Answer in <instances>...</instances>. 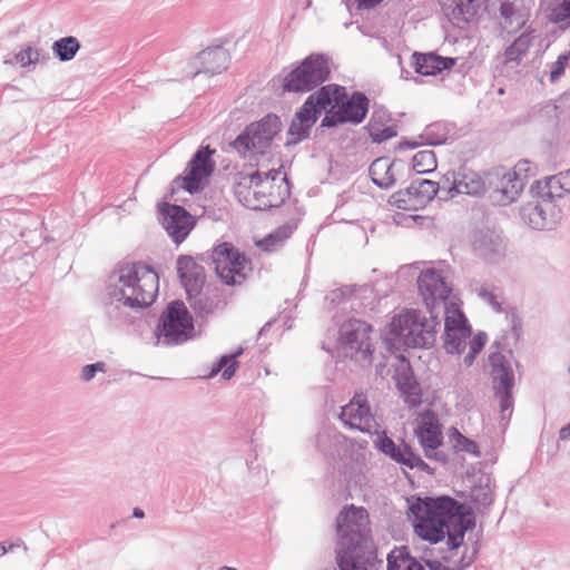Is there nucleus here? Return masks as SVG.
<instances>
[{
    "label": "nucleus",
    "mask_w": 570,
    "mask_h": 570,
    "mask_svg": "<svg viewBox=\"0 0 570 570\" xmlns=\"http://www.w3.org/2000/svg\"><path fill=\"white\" fill-rule=\"evenodd\" d=\"M370 99L362 91L347 95L345 87L331 83L311 94L295 112L287 135L286 146L295 145L309 136V131L325 110L321 127L334 128L342 124L360 125L366 118Z\"/></svg>",
    "instance_id": "nucleus-1"
},
{
    "label": "nucleus",
    "mask_w": 570,
    "mask_h": 570,
    "mask_svg": "<svg viewBox=\"0 0 570 570\" xmlns=\"http://www.w3.org/2000/svg\"><path fill=\"white\" fill-rule=\"evenodd\" d=\"M409 511L422 540L435 544L446 537L449 550L459 549L465 533L475 527L471 508L449 495L416 498Z\"/></svg>",
    "instance_id": "nucleus-2"
},
{
    "label": "nucleus",
    "mask_w": 570,
    "mask_h": 570,
    "mask_svg": "<svg viewBox=\"0 0 570 570\" xmlns=\"http://www.w3.org/2000/svg\"><path fill=\"white\" fill-rule=\"evenodd\" d=\"M159 291V276L141 262L120 264L109 277L108 301L105 314L115 327H124L134 322L128 309H144L156 299Z\"/></svg>",
    "instance_id": "nucleus-3"
},
{
    "label": "nucleus",
    "mask_w": 570,
    "mask_h": 570,
    "mask_svg": "<svg viewBox=\"0 0 570 570\" xmlns=\"http://www.w3.org/2000/svg\"><path fill=\"white\" fill-rule=\"evenodd\" d=\"M530 193L535 200L521 208V217L531 228H554L562 218V200L570 193V169L535 180Z\"/></svg>",
    "instance_id": "nucleus-4"
},
{
    "label": "nucleus",
    "mask_w": 570,
    "mask_h": 570,
    "mask_svg": "<svg viewBox=\"0 0 570 570\" xmlns=\"http://www.w3.org/2000/svg\"><path fill=\"white\" fill-rule=\"evenodd\" d=\"M390 334L410 348H429L436 341L441 327L440 314L429 313V317L417 309H409L395 315L389 324Z\"/></svg>",
    "instance_id": "nucleus-5"
},
{
    "label": "nucleus",
    "mask_w": 570,
    "mask_h": 570,
    "mask_svg": "<svg viewBox=\"0 0 570 570\" xmlns=\"http://www.w3.org/2000/svg\"><path fill=\"white\" fill-rule=\"evenodd\" d=\"M489 355L490 377L495 399L499 401L501 420L509 421L514 405L513 387L515 384L514 371L512 368V351L504 354L501 342L495 341L491 345Z\"/></svg>",
    "instance_id": "nucleus-6"
},
{
    "label": "nucleus",
    "mask_w": 570,
    "mask_h": 570,
    "mask_svg": "<svg viewBox=\"0 0 570 570\" xmlns=\"http://www.w3.org/2000/svg\"><path fill=\"white\" fill-rule=\"evenodd\" d=\"M282 120L275 114H267L261 120L254 121L229 144L242 158L249 154L265 155L274 138L282 130Z\"/></svg>",
    "instance_id": "nucleus-7"
},
{
    "label": "nucleus",
    "mask_w": 570,
    "mask_h": 570,
    "mask_svg": "<svg viewBox=\"0 0 570 570\" xmlns=\"http://www.w3.org/2000/svg\"><path fill=\"white\" fill-rule=\"evenodd\" d=\"M337 543L335 549L373 547L368 512L351 504L336 517Z\"/></svg>",
    "instance_id": "nucleus-8"
},
{
    "label": "nucleus",
    "mask_w": 570,
    "mask_h": 570,
    "mask_svg": "<svg viewBox=\"0 0 570 570\" xmlns=\"http://www.w3.org/2000/svg\"><path fill=\"white\" fill-rule=\"evenodd\" d=\"M194 321L184 302H170L159 318L155 331L157 344L179 345L193 337Z\"/></svg>",
    "instance_id": "nucleus-9"
},
{
    "label": "nucleus",
    "mask_w": 570,
    "mask_h": 570,
    "mask_svg": "<svg viewBox=\"0 0 570 570\" xmlns=\"http://www.w3.org/2000/svg\"><path fill=\"white\" fill-rule=\"evenodd\" d=\"M330 75L326 57L312 53L284 77L282 87L286 92H308L325 82Z\"/></svg>",
    "instance_id": "nucleus-10"
},
{
    "label": "nucleus",
    "mask_w": 570,
    "mask_h": 570,
    "mask_svg": "<svg viewBox=\"0 0 570 570\" xmlns=\"http://www.w3.org/2000/svg\"><path fill=\"white\" fill-rule=\"evenodd\" d=\"M371 332L370 324L356 318L344 322L338 331V341L344 355L362 367L370 366L373 361Z\"/></svg>",
    "instance_id": "nucleus-11"
},
{
    "label": "nucleus",
    "mask_w": 570,
    "mask_h": 570,
    "mask_svg": "<svg viewBox=\"0 0 570 570\" xmlns=\"http://www.w3.org/2000/svg\"><path fill=\"white\" fill-rule=\"evenodd\" d=\"M208 259H210L217 276L224 284L235 286L245 281L246 276L243 271L247 264V258L232 243L224 242L214 247Z\"/></svg>",
    "instance_id": "nucleus-12"
},
{
    "label": "nucleus",
    "mask_w": 570,
    "mask_h": 570,
    "mask_svg": "<svg viewBox=\"0 0 570 570\" xmlns=\"http://www.w3.org/2000/svg\"><path fill=\"white\" fill-rule=\"evenodd\" d=\"M417 288L428 313L440 314L451 308L446 304L451 287L441 271L434 268L422 271L417 277Z\"/></svg>",
    "instance_id": "nucleus-13"
},
{
    "label": "nucleus",
    "mask_w": 570,
    "mask_h": 570,
    "mask_svg": "<svg viewBox=\"0 0 570 570\" xmlns=\"http://www.w3.org/2000/svg\"><path fill=\"white\" fill-rule=\"evenodd\" d=\"M374 448L394 462L406 466L410 470L416 469L429 475L434 474V469L416 454L413 449L403 440L395 443L385 431L377 433L373 441Z\"/></svg>",
    "instance_id": "nucleus-14"
},
{
    "label": "nucleus",
    "mask_w": 570,
    "mask_h": 570,
    "mask_svg": "<svg viewBox=\"0 0 570 570\" xmlns=\"http://www.w3.org/2000/svg\"><path fill=\"white\" fill-rule=\"evenodd\" d=\"M214 154L215 149L208 145L202 146L194 154L185 170V175L177 178L183 181L181 188L191 195L204 189L206 180L215 169V161L212 158Z\"/></svg>",
    "instance_id": "nucleus-15"
},
{
    "label": "nucleus",
    "mask_w": 570,
    "mask_h": 570,
    "mask_svg": "<svg viewBox=\"0 0 570 570\" xmlns=\"http://www.w3.org/2000/svg\"><path fill=\"white\" fill-rule=\"evenodd\" d=\"M263 187L262 173L238 174V181L234 187V194L238 202L252 210H266L274 208L275 203L261 189Z\"/></svg>",
    "instance_id": "nucleus-16"
},
{
    "label": "nucleus",
    "mask_w": 570,
    "mask_h": 570,
    "mask_svg": "<svg viewBox=\"0 0 570 570\" xmlns=\"http://www.w3.org/2000/svg\"><path fill=\"white\" fill-rule=\"evenodd\" d=\"M490 198L493 204L505 206L514 202L524 188L522 177H515L510 170L499 167L487 173Z\"/></svg>",
    "instance_id": "nucleus-17"
},
{
    "label": "nucleus",
    "mask_w": 570,
    "mask_h": 570,
    "mask_svg": "<svg viewBox=\"0 0 570 570\" xmlns=\"http://www.w3.org/2000/svg\"><path fill=\"white\" fill-rule=\"evenodd\" d=\"M444 313L443 347L449 354H461L471 336V326L463 312L453 304Z\"/></svg>",
    "instance_id": "nucleus-18"
},
{
    "label": "nucleus",
    "mask_w": 570,
    "mask_h": 570,
    "mask_svg": "<svg viewBox=\"0 0 570 570\" xmlns=\"http://www.w3.org/2000/svg\"><path fill=\"white\" fill-rule=\"evenodd\" d=\"M338 417L345 426L363 433H371L375 426L367 396L363 392L355 393L350 402L341 407Z\"/></svg>",
    "instance_id": "nucleus-19"
},
{
    "label": "nucleus",
    "mask_w": 570,
    "mask_h": 570,
    "mask_svg": "<svg viewBox=\"0 0 570 570\" xmlns=\"http://www.w3.org/2000/svg\"><path fill=\"white\" fill-rule=\"evenodd\" d=\"M473 254L488 263H497L505 255V244L500 232L483 227L471 233Z\"/></svg>",
    "instance_id": "nucleus-20"
},
{
    "label": "nucleus",
    "mask_w": 570,
    "mask_h": 570,
    "mask_svg": "<svg viewBox=\"0 0 570 570\" xmlns=\"http://www.w3.org/2000/svg\"><path fill=\"white\" fill-rule=\"evenodd\" d=\"M160 222L169 237L176 243H183L195 226V219L189 212L180 205L164 203L159 207Z\"/></svg>",
    "instance_id": "nucleus-21"
},
{
    "label": "nucleus",
    "mask_w": 570,
    "mask_h": 570,
    "mask_svg": "<svg viewBox=\"0 0 570 570\" xmlns=\"http://www.w3.org/2000/svg\"><path fill=\"white\" fill-rule=\"evenodd\" d=\"M530 16L525 0H502L494 19L501 32L512 35L528 28Z\"/></svg>",
    "instance_id": "nucleus-22"
},
{
    "label": "nucleus",
    "mask_w": 570,
    "mask_h": 570,
    "mask_svg": "<svg viewBox=\"0 0 570 570\" xmlns=\"http://www.w3.org/2000/svg\"><path fill=\"white\" fill-rule=\"evenodd\" d=\"M336 563L340 570H379L381 560L377 559L374 547L335 549Z\"/></svg>",
    "instance_id": "nucleus-23"
},
{
    "label": "nucleus",
    "mask_w": 570,
    "mask_h": 570,
    "mask_svg": "<svg viewBox=\"0 0 570 570\" xmlns=\"http://www.w3.org/2000/svg\"><path fill=\"white\" fill-rule=\"evenodd\" d=\"M177 274L187 298H193V295L203 289L206 282L205 269L191 256L180 255L177 258Z\"/></svg>",
    "instance_id": "nucleus-24"
},
{
    "label": "nucleus",
    "mask_w": 570,
    "mask_h": 570,
    "mask_svg": "<svg viewBox=\"0 0 570 570\" xmlns=\"http://www.w3.org/2000/svg\"><path fill=\"white\" fill-rule=\"evenodd\" d=\"M444 17L454 27L465 29L478 14L480 0H440Z\"/></svg>",
    "instance_id": "nucleus-25"
},
{
    "label": "nucleus",
    "mask_w": 570,
    "mask_h": 570,
    "mask_svg": "<svg viewBox=\"0 0 570 570\" xmlns=\"http://www.w3.org/2000/svg\"><path fill=\"white\" fill-rule=\"evenodd\" d=\"M197 59L202 67L193 73V78L199 73L214 76L227 69L230 61L229 52L222 46L209 47L203 50Z\"/></svg>",
    "instance_id": "nucleus-26"
},
{
    "label": "nucleus",
    "mask_w": 570,
    "mask_h": 570,
    "mask_svg": "<svg viewBox=\"0 0 570 570\" xmlns=\"http://www.w3.org/2000/svg\"><path fill=\"white\" fill-rule=\"evenodd\" d=\"M487 184V177L483 178L475 171L462 169L459 171V177L452 179L450 195L451 197L459 194L480 196L485 191Z\"/></svg>",
    "instance_id": "nucleus-27"
},
{
    "label": "nucleus",
    "mask_w": 570,
    "mask_h": 570,
    "mask_svg": "<svg viewBox=\"0 0 570 570\" xmlns=\"http://www.w3.org/2000/svg\"><path fill=\"white\" fill-rule=\"evenodd\" d=\"M412 58L415 71L423 76H435L444 70H449L455 65L456 61L455 58L441 57L433 52H414Z\"/></svg>",
    "instance_id": "nucleus-28"
},
{
    "label": "nucleus",
    "mask_w": 570,
    "mask_h": 570,
    "mask_svg": "<svg viewBox=\"0 0 570 570\" xmlns=\"http://www.w3.org/2000/svg\"><path fill=\"white\" fill-rule=\"evenodd\" d=\"M190 308L197 317L206 318L216 312L223 311L226 306V301L222 294L215 291H207L205 293L193 295V298H188Z\"/></svg>",
    "instance_id": "nucleus-29"
},
{
    "label": "nucleus",
    "mask_w": 570,
    "mask_h": 570,
    "mask_svg": "<svg viewBox=\"0 0 570 570\" xmlns=\"http://www.w3.org/2000/svg\"><path fill=\"white\" fill-rule=\"evenodd\" d=\"M416 436L423 449L434 451L442 444V430L438 417L429 413V416L416 429Z\"/></svg>",
    "instance_id": "nucleus-30"
},
{
    "label": "nucleus",
    "mask_w": 570,
    "mask_h": 570,
    "mask_svg": "<svg viewBox=\"0 0 570 570\" xmlns=\"http://www.w3.org/2000/svg\"><path fill=\"white\" fill-rule=\"evenodd\" d=\"M397 165H403V163L397 160L391 161L387 157L376 158L368 168L373 184L381 189L393 187L396 181L394 168Z\"/></svg>",
    "instance_id": "nucleus-31"
},
{
    "label": "nucleus",
    "mask_w": 570,
    "mask_h": 570,
    "mask_svg": "<svg viewBox=\"0 0 570 570\" xmlns=\"http://www.w3.org/2000/svg\"><path fill=\"white\" fill-rule=\"evenodd\" d=\"M387 570H425L424 567L410 556L407 548L402 547L387 556Z\"/></svg>",
    "instance_id": "nucleus-32"
},
{
    "label": "nucleus",
    "mask_w": 570,
    "mask_h": 570,
    "mask_svg": "<svg viewBox=\"0 0 570 570\" xmlns=\"http://www.w3.org/2000/svg\"><path fill=\"white\" fill-rule=\"evenodd\" d=\"M294 227L285 224L269 233L264 238L256 242V246L263 252H275L283 246L284 242L291 237Z\"/></svg>",
    "instance_id": "nucleus-33"
},
{
    "label": "nucleus",
    "mask_w": 570,
    "mask_h": 570,
    "mask_svg": "<svg viewBox=\"0 0 570 570\" xmlns=\"http://www.w3.org/2000/svg\"><path fill=\"white\" fill-rule=\"evenodd\" d=\"M243 352L244 348L239 346L234 353L222 355L219 360L214 363L209 376H215L222 372V377L224 380L232 379L238 367L237 357L240 356Z\"/></svg>",
    "instance_id": "nucleus-34"
},
{
    "label": "nucleus",
    "mask_w": 570,
    "mask_h": 570,
    "mask_svg": "<svg viewBox=\"0 0 570 570\" xmlns=\"http://www.w3.org/2000/svg\"><path fill=\"white\" fill-rule=\"evenodd\" d=\"M80 42L73 36L62 37L52 43V52L62 62L72 60L80 50Z\"/></svg>",
    "instance_id": "nucleus-35"
},
{
    "label": "nucleus",
    "mask_w": 570,
    "mask_h": 570,
    "mask_svg": "<svg viewBox=\"0 0 570 570\" xmlns=\"http://www.w3.org/2000/svg\"><path fill=\"white\" fill-rule=\"evenodd\" d=\"M490 476L482 475L479 483L471 488L469 498L476 507L488 508L493 502V490L490 485Z\"/></svg>",
    "instance_id": "nucleus-36"
},
{
    "label": "nucleus",
    "mask_w": 570,
    "mask_h": 570,
    "mask_svg": "<svg viewBox=\"0 0 570 570\" xmlns=\"http://www.w3.org/2000/svg\"><path fill=\"white\" fill-rule=\"evenodd\" d=\"M450 129L446 124L433 122L425 127L420 138L429 146H439L446 142Z\"/></svg>",
    "instance_id": "nucleus-37"
},
{
    "label": "nucleus",
    "mask_w": 570,
    "mask_h": 570,
    "mask_svg": "<svg viewBox=\"0 0 570 570\" xmlns=\"http://www.w3.org/2000/svg\"><path fill=\"white\" fill-rule=\"evenodd\" d=\"M523 56L515 51L511 46H508L502 56L499 57L501 62V75L510 76L512 73H519V67L523 60Z\"/></svg>",
    "instance_id": "nucleus-38"
},
{
    "label": "nucleus",
    "mask_w": 570,
    "mask_h": 570,
    "mask_svg": "<svg viewBox=\"0 0 570 570\" xmlns=\"http://www.w3.org/2000/svg\"><path fill=\"white\" fill-rule=\"evenodd\" d=\"M436 166V157L432 150H421L412 158V169L416 174L431 173Z\"/></svg>",
    "instance_id": "nucleus-39"
},
{
    "label": "nucleus",
    "mask_w": 570,
    "mask_h": 570,
    "mask_svg": "<svg viewBox=\"0 0 570 570\" xmlns=\"http://www.w3.org/2000/svg\"><path fill=\"white\" fill-rule=\"evenodd\" d=\"M549 118H554L556 129H554V140L558 145L569 144L570 142V114L564 112L561 114L560 110L557 111V116H548Z\"/></svg>",
    "instance_id": "nucleus-40"
},
{
    "label": "nucleus",
    "mask_w": 570,
    "mask_h": 570,
    "mask_svg": "<svg viewBox=\"0 0 570 570\" xmlns=\"http://www.w3.org/2000/svg\"><path fill=\"white\" fill-rule=\"evenodd\" d=\"M450 436L456 451L465 452L476 458L481 456L478 443L463 435L458 429L452 428Z\"/></svg>",
    "instance_id": "nucleus-41"
},
{
    "label": "nucleus",
    "mask_w": 570,
    "mask_h": 570,
    "mask_svg": "<svg viewBox=\"0 0 570 570\" xmlns=\"http://www.w3.org/2000/svg\"><path fill=\"white\" fill-rule=\"evenodd\" d=\"M416 189L419 191V203L424 205L432 200L440 189L439 183L424 178L414 179Z\"/></svg>",
    "instance_id": "nucleus-42"
},
{
    "label": "nucleus",
    "mask_w": 570,
    "mask_h": 570,
    "mask_svg": "<svg viewBox=\"0 0 570 570\" xmlns=\"http://www.w3.org/2000/svg\"><path fill=\"white\" fill-rule=\"evenodd\" d=\"M535 39V30L529 26L509 46L525 57L530 48L534 45Z\"/></svg>",
    "instance_id": "nucleus-43"
},
{
    "label": "nucleus",
    "mask_w": 570,
    "mask_h": 570,
    "mask_svg": "<svg viewBox=\"0 0 570 570\" xmlns=\"http://www.w3.org/2000/svg\"><path fill=\"white\" fill-rule=\"evenodd\" d=\"M340 438L338 433L330 432V431H321L317 433L315 439L316 448L320 452H322L325 456H330L334 454V448L337 443V439Z\"/></svg>",
    "instance_id": "nucleus-44"
},
{
    "label": "nucleus",
    "mask_w": 570,
    "mask_h": 570,
    "mask_svg": "<svg viewBox=\"0 0 570 570\" xmlns=\"http://www.w3.org/2000/svg\"><path fill=\"white\" fill-rule=\"evenodd\" d=\"M396 386L406 399L417 396L419 385L411 373H402L396 377Z\"/></svg>",
    "instance_id": "nucleus-45"
},
{
    "label": "nucleus",
    "mask_w": 570,
    "mask_h": 570,
    "mask_svg": "<svg viewBox=\"0 0 570 570\" xmlns=\"http://www.w3.org/2000/svg\"><path fill=\"white\" fill-rule=\"evenodd\" d=\"M488 336L484 332H479L469 342V352L463 358V363L466 366H471L478 356V354L483 350L487 343Z\"/></svg>",
    "instance_id": "nucleus-46"
},
{
    "label": "nucleus",
    "mask_w": 570,
    "mask_h": 570,
    "mask_svg": "<svg viewBox=\"0 0 570 570\" xmlns=\"http://www.w3.org/2000/svg\"><path fill=\"white\" fill-rule=\"evenodd\" d=\"M391 120L390 111L382 105H374L370 120L365 127L366 130H372L374 127H383Z\"/></svg>",
    "instance_id": "nucleus-47"
},
{
    "label": "nucleus",
    "mask_w": 570,
    "mask_h": 570,
    "mask_svg": "<svg viewBox=\"0 0 570 570\" xmlns=\"http://www.w3.org/2000/svg\"><path fill=\"white\" fill-rule=\"evenodd\" d=\"M570 114V89L558 100V104H547L541 108L542 116H557V111Z\"/></svg>",
    "instance_id": "nucleus-48"
},
{
    "label": "nucleus",
    "mask_w": 570,
    "mask_h": 570,
    "mask_svg": "<svg viewBox=\"0 0 570 570\" xmlns=\"http://www.w3.org/2000/svg\"><path fill=\"white\" fill-rule=\"evenodd\" d=\"M551 19L557 23L564 22L570 27V0H558L551 8Z\"/></svg>",
    "instance_id": "nucleus-49"
},
{
    "label": "nucleus",
    "mask_w": 570,
    "mask_h": 570,
    "mask_svg": "<svg viewBox=\"0 0 570 570\" xmlns=\"http://www.w3.org/2000/svg\"><path fill=\"white\" fill-rule=\"evenodd\" d=\"M570 60V50L560 55L558 59L551 63L549 71V80L550 82H557L566 71V68Z\"/></svg>",
    "instance_id": "nucleus-50"
},
{
    "label": "nucleus",
    "mask_w": 570,
    "mask_h": 570,
    "mask_svg": "<svg viewBox=\"0 0 570 570\" xmlns=\"http://www.w3.org/2000/svg\"><path fill=\"white\" fill-rule=\"evenodd\" d=\"M40 53L39 49L27 46L24 49L17 52L13 59L17 63L21 65V67H28L36 65L40 60Z\"/></svg>",
    "instance_id": "nucleus-51"
},
{
    "label": "nucleus",
    "mask_w": 570,
    "mask_h": 570,
    "mask_svg": "<svg viewBox=\"0 0 570 570\" xmlns=\"http://www.w3.org/2000/svg\"><path fill=\"white\" fill-rule=\"evenodd\" d=\"M472 291L495 312L502 311L501 303L498 301L497 295L493 294L487 286L475 284Z\"/></svg>",
    "instance_id": "nucleus-52"
},
{
    "label": "nucleus",
    "mask_w": 570,
    "mask_h": 570,
    "mask_svg": "<svg viewBox=\"0 0 570 570\" xmlns=\"http://www.w3.org/2000/svg\"><path fill=\"white\" fill-rule=\"evenodd\" d=\"M368 136L375 144H382L386 141L387 139H391L395 136H397V130L394 126H387V127H374L372 130H367Z\"/></svg>",
    "instance_id": "nucleus-53"
},
{
    "label": "nucleus",
    "mask_w": 570,
    "mask_h": 570,
    "mask_svg": "<svg viewBox=\"0 0 570 570\" xmlns=\"http://www.w3.org/2000/svg\"><path fill=\"white\" fill-rule=\"evenodd\" d=\"M282 181H283L284 186H282V185L278 186L277 196L274 195V193H272V191L266 194V196L272 200V203H275L274 207H279L285 202V199L288 198L291 195L288 178L286 176H284Z\"/></svg>",
    "instance_id": "nucleus-54"
},
{
    "label": "nucleus",
    "mask_w": 570,
    "mask_h": 570,
    "mask_svg": "<svg viewBox=\"0 0 570 570\" xmlns=\"http://www.w3.org/2000/svg\"><path fill=\"white\" fill-rule=\"evenodd\" d=\"M105 373L106 372V363L99 361L96 363L87 364L82 367L80 377L85 382L91 381L95 375L98 373Z\"/></svg>",
    "instance_id": "nucleus-55"
},
{
    "label": "nucleus",
    "mask_w": 570,
    "mask_h": 570,
    "mask_svg": "<svg viewBox=\"0 0 570 570\" xmlns=\"http://www.w3.org/2000/svg\"><path fill=\"white\" fill-rule=\"evenodd\" d=\"M510 174H515V177H522L525 184V179L534 174V167L530 160L522 159L515 164L514 168L510 170Z\"/></svg>",
    "instance_id": "nucleus-56"
},
{
    "label": "nucleus",
    "mask_w": 570,
    "mask_h": 570,
    "mask_svg": "<svg viewBox=\"0 0 570 570\" xmlns=\"http://www.w3.org/2000/svg\"><path fill=\"white\" fill-rule=\"evenodd\" d=\"M401 196H406L410 204H415V209L419 206H421L419 203V191L416 189L414 179L411 181V184L405 189H401V190L394 193V198L396 199V202H400Z\"/></svg>",
    "instance_id": "nucleus-57"
},
{
    "label": "nucleus",
    "mask_w": 570,
    "mask_h": 570,
    "mask_svg": "<svg viewBox=\"0 0 570 570\" xmlns=\"http://www.w3.org/2000/svg\"><path fill=\"white\" fill-rule=\"evenodd\" d=\"M389 203L392 205V206H395L400 209H405V210H412V209H415V204H410L409 199L406 196H401L400 197V202H396V199L394 198V194L391 195L390 199H389Z\"/></svg>",
    "instance_id": "nucleus-58"
},
{
    "label": "nucleus",
    "mask_w": 570,
    "mask_h": 570,
    "mask_svg": "<svg viewBox=\"0 0 570 570\" xmlns=\"http://www.w3.org/2000/svg\"><path fill=\"white\" fill-rule=\"evenodd\" d=\"M454 177H459V171L458 173H446L443 176L442 180L439 183L440 189L448 190V193L450 194V186L452 185V179Z\"/></svg>",
    "instance_id": "nucleus-59"
},
{
    "label": "nucleus",
    "mask_w": 570,
    "mask_h": 570,
    "mask_svg": "<svg viewBox=\"0 0 570 570\" xmlns=\"http://www.w3.org/2000/svg\"><path fill=\"white\" fill-rule=\"evenodd\" d=\"M420 146L417 141L403 139L397 145V150L415 149Z\"/></svg>",
    "instance_id": "nucleus-60"
},
{
    "label": "nucleus",
    "mask_w": 570,
    "mask_h": 570,
    "mask_svg": "<svg viewBox=\"0 0 570 570\" xmlns=\"http://www.w3.org/2000/svg\"><path fill=\"white\" fill-rule=\"evenodd\" d=\"M383 0H356L358 9H372Z\"/></svg>",
    "instance_id": "nucleus-61"
},
{
    "label": "nucleus",
    "mask_w": 570,
    "mask_h": 570,
    "mask_svg": "<svg viewBox=\"0 0 570 570\" xmlns=\"http://www.w3.org/2000/svg\"><path fill=\"white\" fill-rule=\"evenodd\" d=\"M279 173H281V168L278 169H272V170H268L267 173L265 174H262V177H263V184L267 180H276L277 177L279 176Z\"/></svg>",
    "instance_id": "nucleus-62"
},
{
    "label": "nucleus",
    "mask_w": 570,
    "mask_h": 570,
    "mask_svg": "<svg viewBox=\"0 0 570 570\" xmlns=\"http://www.w3.org/2000/svg\"><path fill=\"white\" fill-rule=\"evenodd\" d=\"M559 439L561 441L570 440V423L560 429Z\"/></svg>",
    "instance_id": "nucleus-63"
},
{
    "label": "nucleus",
    "mask_w": 570,
    "mask_h": 570,
    "mask_svg": "<svg viewBox=\"0 0 570 570\" xmlns=\"http://www.w3.org/2000/svg\"><path fill=\"white\" fill-rule=\"evenodd\" d=\"M426 566L429 567L430 570H443L444 569V564L438 560H429L426 561Z\"/></svg>",
    "instance_id": "nucleus-64"
}]
</instances>
